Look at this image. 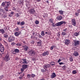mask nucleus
I'll return each mask as SVG.
<instances>
[{"label":"nucleus","mask_w":80,"mask_h":80,"mask_svg":"<svg viewBox=\"0 0 80 80\" xmlns=\"http://www.w3.org/2000/svg\"><path fill=\"white\" fill-rule=\"evenodd\" d=\"M73 55L74 56H75V57H77L78 55V53L76 51L74 52L73 53Z\"/></svg>","instance_id":"nucleus-15"},{"label":"nucleus","mask_w":80,"mask_h":80,"mask_svg":"<svg viewBox=\"0 0 80 80\" xmlns=\"http://www.w3.org/2000/svg\"><path fill=\"white\" fill-rule=\"evenodd\" d=\"M14 50L15 51V52H16V53H19V50L17 49H14Z\"/></svg>","instance_id":"nucleus-19"},{"label":"nucleus","mask_w":80,"mask_h":80,"mask_svg":"<svg viewBox=\"0 0 80 80\" xmlns=\"http://www.w3.org/2000/svg\"><path fill=\"white\" fill-rule=\"evenodd\" d=\"M56 77V74H55V72H53L52 73V75H51V78H55Z\"/></svg>","instance_id":"nucleus-12"},{"label":"nucleus","mask_w":80,"mask_h":80,"mask_svg":"<svg viewBox=\"0 0 80 80\" xmlns=\"http://www.w3.org/2000/svg\"><path fill=\"white\" fill-rule=\"evenodd\" d=\"M14 34L15 36H19L20 35V33L18 32H16Z\"/></svg>","instance_id":"nucleus-20"},{"label":"nucleus","mask_w":80,"mask_h":80,"mask_svg":"<svg viewBox=\"0 0 80 80\" xmlns=\"http://www.w3.org/2000/svg\"><path fill=\"white\" fill-rule=\"evenodd\" d=\"M42 56H46V55H48V52L47 51L46 52H44L42 54Z\"/></svg>","instance_id":"nucleus-11"},{"label":"nucleus","mask_w":80,"mask_h":80,"mask_svg":"<svg viewBox=\"0 0 80 80\" xmlns=\"http://www.w3.org/2000/svg\"><path fill=\"white\" fill-rule=\"evenodd\" d=\"M11 52L12 54H16V52L15 51V49L11 51Z\"/></svg>","instance_id":"nucleus-24"},{"label":"nucleus","mask_w":80,"mask_h":80,"mask_svg":"<svg viewBox=\"0 0 80 80\" xmlns=\"http://www.w3.org/2000/svg\"><path fill=\"white\" fill-rule=\"evenodd\" d=\"M28 54L30 56H34L35 55V52L34 50H31L29 52Z\"/></svg>","instance_id":"nucleus-1"},{"label":"nucleus","mask_w":80,"mask_h":80,"mask_svg":"<svg viewBox=\"0 0 80 80\" xmlns=\"http://www.w3.org/2000/svg\"><path fill=\"white\" fill-rule=\"evenodd\" d=\"M77 73V71L76 70H74L72 71V73L73 74H76Z\"/></svg>","instance_id":"nucleus-33"},{"label":"nucleus","mask_w":80,"mask_h":80,"mask_svg":"<svg viewBox=\"0 0 80 80\" xmlns=\"http://www.w3.org/2000/svg\"><path fill=\"white\" fill-rule=\"evenodd\" d=\"M38 46L40 47V46H41V44H38Z\"/></svg>","instance_id":"nucleus-57"},{"label":"nucleus","mask_w":80,"mask_h":80,"mask_svg":"<svg viewBox=\"0 0 80 80\" xmlns=\"http://www.w3.org/2000/svg\"><path fill=\"white\" fill-rule=\"evenodd\" d=\"M57 35H58V37H59V36H60V34H57Z\"/></svg>","instance_id":"nucleus-64"},{"label":"nucleus","mask_w":80,"mask_h":80,"mask_svg":"<svg viewBox=\"0 0 80 80\" xmlns=\"http://www.w3.org/2000/svg\"><path fill=\"white\" fill-rule=\"evenodd\" d=\"M4 37L5 38H8V35L7 34H4Z\"/></svg>","instance_id":"nucleus-35"},{"label":"nucleus","mask_w":80,"mask_h":80,"mask_svg":"<svg viewBox=\"0 0 80 80\" xmlns=\"http://www.w3.org/2000/svg\"><path fill=\"white\" fill-rule=\"evenodd\" d=\"M21 25H23L25 24V22H22L21 23Z\"/></svg>","instance_id":"nucleus-39"},{"label":"nucleus","mask_w":80,"mask_h":80,"mask_svg":"<svg viewBox=\"0 0 80 80\" xmlns=\"http://www.w3.org/2000/svg\"><path fill=\"white\" fill-rule=\"evenodd\" d=\"M41 35H42V36H44V35H45V33H44V31H43L41 32Z\"/></svg>","instance_id":"nucleus-26"},{"label":"nucleus","mask_w":80,"mask_h":80,"mask_svg":"<svg viewBox=\"0 0 80 80\" xmlns=\"http://www.w3.org/2000/svg\"><path fill=\"white\" fill-rule=\"evenodd\" d=\"M7 15H5L4 14V16H3V17H4V18H7Z\"/></svg>","instance_id":"nucleus-44"},{"label":"nucleus","mask_w":80,"mask_h":80,"mask_svg":"<svg viewBox=\"0 0 80 80\" xmlns=\"http://www.w3.org/2000/svg\"><path fill=\"white\" fill-rule=\"evenodd\" d=\"M4 77V76H1L0 77V79H1L2 78H3Z\"/></svg>","instance_id":"nucleus-50"},{"label":"nucleus","mask_w":80,"mask_h":80,"mask_svg":"<svg viewBox=\"0 0 80 80\" xmlns=\"http://www.w3.org/2000/svg\"><path fill=\"white\" fill-rule=\"evenodd\" d=\"M13 40H14V38L13 37L11 36L8 38V41L10 42H12Z\"/></svg>","instance_id":"nucleus-9"},{"label":"nucleus","mask_w":80,"mask_h":80,"mask_svg":"<svg viewBox=\"0 0 80 80\" xmlns=\"http://www.w3.org/2000/svg\"><path fill=\"white\" fill-rule=\"evenodd\" d=\"M49 21L50 23H53V19L51 18L49 20Z\"/></svg>","instance_id":"nucleus-29"},{"label":"nucleus","mask_w":80,"mask_h":80,"mask_svg":"<svg viewBox=\"0 0 80 80\" xmlns=\"http://www.w3.org/2000/svg\"><path fill=\"white\" fill-rule=\"evenodd\" d=\"M4 14H2V13H1L0 15H1V16H2V17H3V16H4Z\"/></svg>","instance_id":"nucleus-58"},{"label":"nucleus","mask_w":80,"mask_h":80,"mask_svg":"<svg viewBox=\"0 0 80 80\" xmlns=\"http://www.w3.org/2000/svg\"><path fill=\"white\" fill-rule=\"evenodd\" d=\"M16 30L18 31V30H19V29H18V28H17L16 29Z\"/></svg>","instance_id":"nucleus-54"},{"label":"nucleus","mask_w":80,"mask_h":80,"mask_svg":"<svg viewBox=\"0 0 80 80\" xmlns=\"http://www.w3.org/2000/svg\"><path fill=\"white\" fill-rule=\"evenodd\" d=\"M23 77V76L19 77V78L20 79H22V77Z\"/></svg>","instance_id":"nucleus-61"},{"label":"nucleus","mask_w":80,"mask_h":80,"mask_svg":"<svg viewBox=\"0 0 80 80\" xmlns=\"http://www.w3.org/2000/svg\"><path fill=\"white\" fill-rule=\"evenodd\" d=\"M20 22H18V23H17L18 25H20Z\"/></svg>","instance_id":"nucleus-56"},{"label":"nucleus","mask_w":80,"mask_h":80,"mask_svg":"<svg viewBox=\"0 0 80 80\" xmlns=\"http://www.w3.org/2000/svg\"><path fill=\"white\" fill-rule=\"evenodd\" d=\"M27 77H28V78H30V77H31V75H30V74H28L27 75Z\"/></svg>","instance_id":"nucleus-43"},{"label":"nucleus","mask_w":80,"mask_h":80,"mask_svg":"<svg viewBox=\"0 0 80 80\" xmlns=\"http://www.w3.org/2000/svg\"><path fill=\"white\" fill-rule=\"evenodd\" d=\"M69 60L70 61V62H72V61L73 60V58L72 57H71L69 58Z\"/></svg>","instance_id":"nucleus-30"},{"label":"nucleus","mask_w":80,"mask_h":80,"mask_svg":"<svg viewBox=\"0 0 80 80\" xmlns=\"http://www.w3.org/2000/svg\"><path fill=\"white\" fill-rule=\"evenodd\" d=\"M22 68L24 69H26V68H27V67H28V65L26 64H23L22 66Z\"/></svg>","instance_id":"nucleus-14"},{"label":"nucleus","mask_w":80,"mask_h":80,"mask_svg":"<svg viewBox=\"0 0 80 80\" xmlns=\"http://www.w3.org/2000/svg\"><path fill=\"white\" fill-rule=\"evenodd\" d=\"M61 35H62L63 36H64L65 35H67V33L65 32H62L61 33Z\"/></svg>","instance_id":"nucleus-21"},{"label":"nucleus","mask_w":80,"mask_h":80,"mask_svg":"<svg viewBox=\"0 0 80 80\" xmlns=\"http://www.w3.org/2000/svg\"><path fill=\"white\" fill-rule=\"evenodd\" d=\"M35 23L36 25H38V24L39 23V22L38 21H36L35 22Z\"/></svg>","instance_id":"nucleus-37"},{"label":"nucleus","mask_w":80,"mask_h":80,"mask_svg":"<svg viewBox=\"0 0 80 80\" xmlns=\"http://www.w3.org/2000/svg\"><path fill=\"white\" fill-rule=\"evenodd\" d=\"M65 43L66 45H69L70 43V41L69 40L66 39L65 40Z\"/></svg>","instance_id":"nucleus-10"},{"label":"nucleus","mask_w":80,"mask_h":80,"mask_svg":"<svg viewBox=\"0 0 80 80\" xmlns=\"http://www.w3.org/2000/svg\"><path fill=\"white\" fill-rule=\"evenodd\" d=\"M74 35L75 36H78V33L77 32H75L74 34Z\"/></svg>","instance_id":"nucleus-41"},{"label":"nucleus","mask_w":80,"mask_h":80,"mask_svg":"<svg viewBox=\"0 0 80 80\" xmlns=\"http://www.w3.org/2000/svg\"><path fill=\"white\" fill-rule=\"evenodd\" d=\"M3 59L5 61H6V62H8V61H9L10 59L9 55H6V56L3 58Z\"/></svg>","instance_id":"nucleus-2"},{"label":"nucleus","mask_w":80,"mask_h":80,"mask_svg":"<svg viewBox=\"0 0 80 80\" xmlns=\"http://www.w3.org/2000/svg\"><path fill=\"white\" fill-rule=\"evenodd\" d=\"M75 15H76V16H78V12L76 13Z\"/></svg>","instance_id":"nucleus-49"},{"label":"nucleus","mask_w":80,"mask_h":80,"mask_svg":"<svg viewBox=\"0 0 80 80\" xmlns=\"http://www.w3.org/2000/svg\"><path fill=\"white\" fill-rule=\"evenodd\" d=\"M65 23L66 22L65 21H61V22H58L57 23H56V27L60 26V25H62V24H63V23H64L65 24Z\"/></svg>","instance_id":"nucleus-3"},{"label":"nucleus","mask_w":80,"mask_h":80,"mask_svg":"<svg viewBox=\"0 0 80 80\" xmlns=\"http://www.w3.org/2000/svg\"><path fill=\"white\" fill-rule=\"evenodd\" d=\"M73 42L74 43V45L75 46H76V45H80V42L78 41H77L76 40H74Z\"/></svg>","instance_id":"nucleus-7"},{"label":"nucleus","mask_w":80,"mask_h":80,"mask_svg":"<svg viewBox=\"0 0 80 80\" xmlns=\"http://www.w3.org/2000/svg\"><path fill=\"white\" fill-rule=\"evenodd\" d=\"M31 77H32V78H34V77H35V74H32L31 75Z\"/></svg>","instance_id":"nucleus-31"},{"label":"nucleus","mask_w":80,"mask_h":80,"mask_svg":"<svg viewBox=\"0 0 80 80\" xmlns=\"http://www.w3.org/2000/svg\"><path fill=\"white\" fill-rule=\"evenodd\" d=\"M15 16L16 17H20V15L18 14V13H16L15 14Z\"/></svg>","instance_id":"nucleus-28"},{"label":"nucleus","mask_w":80,"mask_h":80,"mask_svg":"<svg viewBox=\"0 0 80 80\" xmlns=\"http://www.w3.org/2000/svg\"><path fill=\"white\" fill-rule=\"evenodd\" d=\"M5 5V3L4 2H2V6H4Z\"/></svg>","instance_id":"nucleus-42"},{"label":"nucleus","mask_w":80,"mask_h":80,"mask_svg":"<svg viewBox=\"0 0 80 80\" xmlns=\"http://www.w3.org/2000/svg\"><path fill=\"white\" fill-rule=\"evenodd\" d=\"M19 3H20V4H22L23 3V2L20 1L19 2Z\"/></svg>","instance_id":"nucleus-48"},{"label":"nucleus","mask_w":80,"mask_h":80,"mask_svg":"<svg viewBox=\"0 0 80 80\" xmlns=\"http://www.w3.org/2000/svg\"><path fill=\"white\" fill-rule=\"evenodd\" d=\"M57 20H61L62 19V17L61 16H59L57 17Z\"/></svg>","instance_id":"nucleus-16"},{"label":"nucleus","mask_w":80,"mask_h":80,"mask_svg":"<svg viewBox=\"0 0 80 80\" xmlns=\"http://www.w3.org/2000/svg\"><path fill=\"white\" fill-rule=\"evenodd\" d=\"M14 12H11L10 13V15H13Z\"/></svg>","instance_id":"nucleus-51"},{"label":"nucleus","mask_w":80,"mask_h":80,"mask_svg":"<svg viewBox=\"0 0 80 80\" xmlns=\"http://www.w3.org/2000/svg\"><path fill=\"white\" fill-rule=\"evenodd\" d=\"M48 14L47 13H44L43 16L44 18H45L47 17Z\"/></svg>","instance_id":"nucleus-22"},{"label":"nucleus","mask_w":80,"mask_h":80,"mask_svg":"<svg viewBox=\"0 0 80 80\" xmlns=\"http://www.w3.org/2000/svg\"><path fill=\"white\" fill-rule=\"evenodd\" d=\"M46 69L44 68V69H41V72H46Z\"/></svg>","instance_id":"nucleus-23"},{"label":"nucleus","mask_w":80,"mask_h":80,"mask_svg":"<svg viewBox=\"0 0 80 80\" xmlns=\"http://www.w3.org/2000/svg\"><path fill=\"white\" fill-rule=\"evenodd\" d=\"M29 12L32 15H34L35 13V10L33 9H31L29 10Z\"/></svg>","instance_id":"nucleus-4"},{"label":"nucleus","mask_w":80,"mask_h":80,"mask_svg":"<svg viewBox=\"0 0 80 80\" xmlns=\"http://www.w3.org/2000/svg\"><path fill=\"white\" fill-rule=\"evenodd\" d=\"M62 68H66V66L64 65L62 67Z\"/></svg>","instance_id":"nucleus-62"},{"label":"nucleus","mask_w":80,"mask_h":80,"mask_svg":"<svg viewBox=\"0 0 80 80\" xmlns=\"http://www.w3.org/2000/svg\"><path fill=\"white\" fill-rule=\"evenodd\" d=\"M8 6H7L5 7V9L7 12H8Z\"/></svg>","instance_id":"nucleus-27"},{"label":"nucleus","mask_w":80,"mask_h":80,"mask_svg":"<svg viewBox=\"0 0 80 80\" xmlns=\"http://www.w3.org/2000/svg\"><path fill=\"white\" fill-rule=\"evenodd\" d=\"M1 31L2 33L3 34L4 33H5V31H4V30L3 29H1Z\"/></svg>","instance_id":"nucleus-34"},{"label":"nucleus","mask_w":80,"mask_h":80,"mask_svg":"<svg viewBox=\"0 0 80 80\" xmlns=\"http://www.w3.org/2000/svg\"><path fill=\"white\" fill-rule=\"evenodd\" d=\"M59 12H60V14H61V15H62V14H63V11H62V10H60L59 11Z\"/></svg>","instance_id":"nucleus-32"},{"label":"nucleus","mask_w":80,"mask_h":80,"mask_svg":"<svg viewBox=\"0 0 80 80\" xmlns=\"http://www.w3.org/2000/svg\"><path fill=\"white\" fill-rule=\"evenodd\" d=\"M36 1L38 2H39L40 1H41V0H36Z\"/></svg>","instance_id":"nucleus-60"},{"label":"nucleus","mask_w":80,"mask_h":80,"mask_svg":"<svg viewBox=\"0 0 80 80\" xmlns=\"http://www.w3.org/2000/svg\"><path fill=\"white\" fill-rule=\"evenodd\" d=\"M38 37L40 38H42V36H41V35H39Z\"/></svg>","instance_id":"nucleus-45"},{"label":"nucleus","mask_w":80,"mask_h":80,"mask_svg":"<svg viewBox=\"0 0 80 80\" xmlns=\"http://www.w3.org/2000/svg\"><path fill=\"white\" fill-rule=\"evenodd\" d=\"M22 60L23 61V63L26 64H27V63H28L27 61H26V59H22Z\"/></svg>","instance_id":"nucleus-17"},{"label":"nucleus","mask_w":80,"mask_h":80,"mask_svg":"<svg viewBox=\"0 0 80 80\" xmlns=\"http://www.w3.org/2000/svg\"><path fill=\"white\" fill-rule=\"evenodd\" d=\"M43 68H45L46 69H47V68H49L50 67V65L49 64H45V65L43 66Z\"/></svg>","instance_id":"nucleus-8"},{"label":"nucleus","mask_w":80,"mask_h":80,"mask_svg":"<svg viewBox=\"0 0 80 80\" xmlns=\"http://www.w3.org/2000/svg\"><path fill=\"white\" fill-rule=\"evenodd\" d=\"M71 22L72 25H73V26L76 25V23L75 19H72Z\"/></svg>","instance_id":"nucleus-5"},{"label":"nucleus","mask_w":80,"mask_h":80,"mask_svg":"<svg viewBox=\"0 0 80 80\" xmlns=\"http://www.w3.org/2000/svg\"><path fill=\"white\" fill-rule=\"evenodd\" d=\"M4 50H5L4 47H3V46L2 45H1L0 46V50L1 52L2 53L3 52H4Z\"/></svg>","instance_id":"nucleus-6"},{"label":"nucleus","mask_w":80,"mask_h":80,"mask_svg":"<svg viewBox=\"0 0 80 80\" xmlns=\"http://www.w3.org/2000/svg\"><path fill=\"white\" fill-rule=\"evenodd\" d=\"M61 62V59H60L58 61V63H59V62Z\"/></svg>","instance_id":"nucleus-52"},{"label":"nucleus","mask_w":80,"mask_h":80,"mask_svg":"<svg viewBox=\"0 0 80 80\" xmlns=\"http://www.w3.org/2000/svg\"><path fill=\"white\" fill-rule=\"evenodd\" d=\"M59 65H62V64H63V63L62 62H60V63H59Z\"/></svg>","instance_id":"nucleus-53"},{"label":"nucleus","mask_w":80,"mask_h":80,"mask_svg":"<svg viewBox=\"0 0 80 80\" xmlns=\"http://www.w3.org/2000/svg\"><path fill=\"white\" fill-rule=\"evenodd\" d=\"M17 46H21V44L18 43L16 44Z\"/></svg>","instance_id":"nucleus-47"},{"label":"nucleus","mask_w":80,"mask_h":80,"mask_svg":"<svg viewBox=\"0 0 80 80\" xmlns=\"http://www.w3.org/2000/svg\"><path fill=\"white\" fill-rule=\"evenodd\" d=\"M63 31L64 32H67V28L63 29Z\"/></svg>","instance_id":"nucleus-38"},{"label":"nucleus","mask_w":80,"mask_h":80,"mask_svg":"<svg viewBox=\"0 0 80 80\" xmlns=\"http://www.w3.org/2000/svg\"><path fill=\"white\" fill-rule=\"evenodd\" d=\"M52 27H55V26L54 25V24L53 23H53H52Z\"/></svg>","instance_id":"nucleus-59"},{"label":"nucleus","mask_w":80,"mask_h":80,"mask_svg":"<svg viewBox=\"0 0 80 80\" xmlns=\"http://www.w3.org/2000/svg\"><path fill=\"white\" fill-rule=\"evenodd\" d=\"M28 49V47L26 46L24 47V51H27Z\"/></svg>","instance_id":"nucleus-18"},{"label":"nucleus","mask_w":80,"mask_h":80,"mask_svg":"<svg viewBox=\"0 0 80 80\" xmlns=\"http://www.w3.org/2000/svg\"><path fill=\"white\" fill-rule=\"evenodd\" d=\"M9 17H12V15H9Z\"/></svg>","instance_id":"nucleus-63"},{"label":"nucleus","mask_w":80,"mask_h":80,"mask_svg":"<svg viewBox=\"0 0 80 80\" xmlns=\"http://www.w3.org/2000/svg\"><path fill=\"white\" fill-rule=\"evenodd\" d=\"M56 48V46L55 45H52L50 47V49L51 50H52L53 49H55Z\"/></svg>","instance_id":"nucleus-13"},{"label":"nucleus","mask_w":80,"mask_h":80,"mask_svg":"<svg viewBox=\"0 0 80 80\" xmlns=\"http://www.w3.org/2000/svg\"><path fill=\"white\" fill-rule=\"evenodd\" d=\"M24 70H25V69L23 68L22 67V68L21 69V72H23V71H24Z\"/></svg>","instance_id":"nucleus-36"},{"label":"nucleus","mask_w":80,"mask_h":80,"mask_svg":"<svg viewBox=\"0 0 80 80\" xmlns=\"http://www.w3.org/2000/svg\"><path fill=\"white\" fill-rule=\"evenodd\" d=\"M51 65H52V66H53V65H55V62H51Z\"/></svg>","instance_id":"nucleus-25"},{"label":"nucleus","mask_w":80,"mask_h":80,"mask_svg":"<svg viewBox=\"0 0 80 80\" xmlns=\"http://www.w3.org/2000/svg\"><path fill=\"white\" fill-rule=\"evenodd\" d=\"M7 6L8 7V6H9L10 5V2H7Z\"/></svg>","instance_id":"nucleus-40"},{"label":"nucleus","mask_w":80,"mask_h":80,"mask_svg":"<svg viewBox=\"0 0 80 80\" xmlns=\"http://www.w3.org/2000/svg\"><path fill=\"white\" fill-rule=\"evenodd\" d=\"M38 44H41V42H38Z\"/></svg>","instance_id":"nucleus-55"},{"label":"nucleus","mask_w":80,"mask_h":80,"mask_svg":"<svg viewBox=\"0 0 80 80\" xmlns=\"http://www.w3.org/2000/svg\"><path fill=\"white\" fill-rule=\"evenodd\" d=\"M69 28H72V25L69 26Z\"/></svg>","instance_id":"nucleus-46"}]
</instances>
